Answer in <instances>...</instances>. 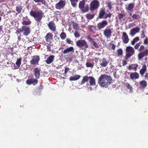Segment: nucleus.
<instances>
[{"label":"nucleus","mask_w":148,"mask_h":148,"mask_svg":"<svg viewBox=\"0 0 148 148\" xmlns=\"http://www.w3.org/2000/svg\"><path fill=\"white\" fill-rule=\"evenodd\" d=\"M141 38H142L145 37V31L144 30H143L142 31V34H141Z\"/></svg>","instance_id":"603ef678"},{"label":"nucleus","mask_w":148,"mask_h":148,"mask_svg":"<svg viewBox=\"0 0 148 148\" xmlns=\"http://www.w3.org/2000/svg\"><path fill=\"white\" fill-rule=\"evenodd\" d=\"M121 39L123 42L125 44H127L129 42V39L128 36L125 32L123 33Z\"/></svg>","instance_id":"4468645a"},{"label":"nucleus","mask_w":148,"mask_h":148,"mask_svg":"<svg viewBox=\"0 0 148 148\" xmlns=\"http://www.w3.org/2000/svg\"><path fill=\"white\" fill-rule=\"evenodd\" d=\"M94 63H92L89 62H87L86 63V65L87 67L92 68L94 66Z\"/></svg>","instance_id":"79ce46f5"},{"label":"nucleus","mask_w":148,"mask_h":148,"mask_svg":"<svg viewBox=\"0 0 148 148\" xmlns=\"http://www.w3.org/2000/svg\"><path fill=\"white\" fill-rule=\"evenodd\" d=\"M87 39L89 40V41L91 42H93V41H94V40L92 38H90L88 36V37L87 38Z\"/></svg>","instance_id":"13d9d810"},{"label":"nucleus","mask_w":148,"mask_h":148,"mask_svg":"<svg viewBox=\"0 0 148 148\" xmlns=\"http://www.w3.org/2000/svg\"><path fill=\"white\" fill-rule=\"evenodd\" d=\"M47 51H51V50L50 45H47Z\"/></svg>","instance_id":"6e6d98bb"},{"label":"nucleus","mask_w":148,"mask_h":148,"mask_svg":"<svg viewBox=\"0 0 148 148\" xmlns=\"http://www.w3.org/2000/svg\"><path fill=\"white\" fill-rule=\"evenodd\" d=\"M88 29L90 31L94 33H95L97 31V29L96 26L94 25H90L88 26Z\"/></svg>","instance_id":"cd10ccee"},{"label":"nucleus","mask_w":148,"mask_h":148,"mask_svg":"<svg viewBox=\"0 0 148 148\" xmlns=\"http://www.w3.org/2000/svg\"><path fill=\"white\" fill-rule=\"evenodd\" d=\"M22 61V59L21 58H20L17 59V61L16 62V64L17 65V67L15 66L14 67V69H16L18 68L20 66L21 64V62Z\"/></svg>","instance_id":"c85d7f7f"},{"label":"nucleus","mask_w":148,"mask_h":148,"mask_svg":"<svg viewBox=\"0 0 148 148\" xmlns=\"http://www.w3.org/2000/svg\"><path fill=\"white\" fill-rule=\"evenodd\" d=\"M22 23L23 25H28L31 23V22L29 20L27 21L23 20L22 21Z\"/></svg>","instance_id":"ea45409f"},{"label":"nucleus","mask_w":148,"mask_h":148,"mask_svg":"<svg viewBox=\"0 0 148 148\" xmlns=\"http://www.w3.org/2000/svg\"><path fill=\"white\" fill-rule=\"evenodd\" d=\"M117 53H118V55L119 56H122L123 54V51L122 49H118L117 51Z\"/></svg>","instance_id":"49530a36"},{"label":"nucleus","mask_w":148,"mask_h":148,"mask_svg":"<svg viewBox=\"0 0 148 148\" xmlns=\"http://www.w3.org/2000/svg\"><path fill=\"white\" fill-rule=\"evenodd\" d=\"M53 35L51 33H48L45 37L46 41L51 43L53 39Z\"/></svg>","instance_id":"a211bd4d"},{"label":"nucleus","mask_w":148,"mask_h":148,"mask_svg":"<svg viewBox=\"0 0 148 148\" xmlns=\"http://www.w3.org/2000/svg\"><path fill=\"white\" fill-rule=\"evenodd\" d=\"M73 28L75 30H79V26L78 25V24L76 23H73Z\"/></svg>","instance_id":"a19ab883"},{"label":"nucleus","mask_w":148,"mask_h":148,"mask_svg":"<svg viewBox=\"0 0 148 148\" xmlns=\"http://www.w3.org/2000/svg\"><path fill=\"white\" fill-rule=\"evenodd\" d=\"M127 64V61L126 60L124 61L122 63L123 65V66L126 65Z\"/></svg>","instance_id":"052dcab7"},{"label":"nucleus","mask_w":148,"mask_h":148,"mask_svg":"<svg viewBox=\"0 0 148 148\" xmlns=\"http://www.w3.org/2000/svg\"><path fill=\"white\" fill-rule=\"evenodd\" d=\"M129 15H130V16H131L132 15V14L131 13H130L129 14Z\"/></svg>","instance_id":"338daca9"},{"label":"nucleus","mask_w":148,"mask_h":148,"mask_svg":"<svg viewBox=\"0 0 148 148\" xmlns=\"http://www.w3.org/2000/svg\"><path fill=\"white\" fill-rule=\"evenodd\" d=\"M86 0H82L80 1L79 3V8L83 13L88 12L89 9L88 5H87L85 6Z\"/></svg>","instance_id":"39448f33"},{"label":"nucleus","mask_w":148,"mask_h":148,"mask_svg":"<svg viewBox=\"0 0 148 148\" xmlns=\"http://www.w3.org/2000/svg\"><path fill=\"white\" fill-rule=\"evenodd\" d=\"M60 36L62 39L64 40L66 37V35L65 32H63L61 33Z\"/></svg>","instance_id":"58836bf2"},{"label":"nucleus","mask_w":148,"mask_h":148,"mask_svg":"<svg viewBox=\"0 0 148 148\" xmlns=\"http://www.w3.org/2000/svg\"><path fill=\"white\" fill-rule=\"evenodd\" d=\"M145 78L146 79H148V73H146L145 75Z\"/></svg>","instance_id":"680f3d73"},{"label":"nucleus","mask_w":148,"mask_h":148,"mask_svg":"<svg viewBox=\"0 0 148 148\" xmlns=\"http://www.w3.org/2000/svg\"><path fill=\"white\" fill-rule=\"evenodd\" d=\"M100 65L103 67H106L109 63V62L104 58H103L102 60H100Z\"/></svg>","instance_id":"aec40b11"},{"label":"nucleus","mask_w":148,"mask_h":148,"mask_svg":"<svg viewBox=\"0 0 148 148\" xmlns=\"http://www.w3.org/2000/svg\"><path fill=\"white\" fill-rule=\"evenodd\" d=\"M147 67L145 64L143 65L142 66V68L140 71V73L142 75H143L145 72L146 71Z\"/></svg>","instance_id":"c756f323"},{"label":"nucleus","mask_w":148,"mask_h":148,"mask_svg":"<svg viewBox=\"0 0 148 148\" xmlns=\"http://www.w3.org/2000/svg\"><path fill=\"white\" fill-rule=\"evenodd\" d=\"M144 43L145 45H147L148 44V38H147L146 37L145 39L144 40Z\"/></svg>","instance_id":"864d4df0"},{"label":"nucleus","mask_w":148,"mask_h":148,"mask_svg":"<svg viewBox=\"0 0 148 148\" xmlns=\"http://www.w3.org/2000/svg\"><path fill=\"white\" fill-rule=\"evenodd\" d=\"M139 40V37H136L134 38L133 40L131 42V44L132 45H134L135 43L138 42Z\"/></svg>","instance_id":"e433bc0d"},{"label":"nucleus","mask_w":148,"mask_h":148,"mask_svg":"<svg viewBox=\"0 0 148 148\" xmlns=\"http://www.w3.org/2000/svg\"><path fill=\"white\" fill-rule=\"evenodd\" d=\"M113 29H110L107 27L104 30L103 34L107 39L110 38L112 36Z\"/></svg>","instance_id":"1a4fd4ad"},{"label":"nucleus","mask_w":148,"mask_h":148,"mask_svg":"<svg viewBox=\"0 0 148 148\" xmlns=\"http://www.w3.org/2000/svg\"><path fill=\"white\" fill-rule=\"evenodd\" d=\"M66 42L68 44H72L73 43V42L71 40V39L69 38H67L66 39Z\"/></svg>","instance_id":"de8ad7c7"},{"label":"nucleus","mask_w":148,"mask_h":148,"mask_svg":"<svg viewBox=\"0 0 148 148\" xmlns=\"http://www.w3.org/2000/svg\"><path fill=\"white\" fill-rule=\"evenodd\" d=\"M69 69L68 67L65 68L64 70V73L66 74Z\"/></svg>","instance_id":"4d7b16f0"},{"label":"nucleus","mask_w":148,"mask_h":148,"mask_svg":"<svg viewBox=\"0 0 148 148\" xmlns=\"http://www.w3.org/2000/svg\"><path fill=\"white\" fill-rule=\"evenodd\" d=\"M138 12H136L135 14H133L132 16V18L133 19H135L136 20L139 19L140 18V16L138 14H137V13Z\"/></svg>","instance_id":"72a5a7b5"},{"label":"nucleus","mask_w":148,"mask_h":148,"mask_svg":"<svg viewBox=\"0 0 148 148\" xmlns=\"http://www.w3.org/2000/svg\"><path fill=\"white\" fill-rule=\"evenodd\" d=\"M74 51V48L72 47H71L63 51L62 53L64 54H66L70 52H73Z\"/></svg>","instance_id":"393cba45"},{"label":"nucleus","mask_w":148,"mask_h":148,"mask_svg":"<svg viewBox=\"0 0 148 148\" xmlns=\"http://www.w3.org/2000/svg\"><path fill=\"white\" fill-rule=\"evenodd\" d=\"M140 28L138 27L131 29L130 31V34L132 36H133L136 33L139 32Z\"/></svg>","instance_id":"2eb2a0df"},{"label":"nucleus","mask_w":148,"mask_h":148,"mask_svg":"<svg viewBox=\"0 0 148 148\" xmlns=\"http://www.w3.org/2000/svg\"><path fill=\"white\" fill-rule=\"evenodd\" d=\"M107 5V7L108 8L109 10H110L112 8V4H111V2L110 1H108L106 3Z\"/></svg>","instance_id":"a18cd8bd"},{"label":"nucleus","mask_w":148,"mask_h":148,"mask_svg":"<svg viewBox=\"0 0 148 148\" xmlns=\"http://www.w3.org/2000/svg\"><path fill=\"white\" fill-rule=\"evenodd\" d=\"M125 85L127 88L130 90V91H131L133 89V88L132 86L128 83H125Z\"/></svg>","instance_id":"37998d69"},{"label":"nucleus","mask_w":148,"mask_h":148,"mask_svg":"<svg viewBox=\"0 0 148 148\" xmlns=\"http://www.w3.org/2000/svg\"><path fill=\"white\" fill-rule=\"evenodd\" d=\"M112 80L110 76L103 74L99 78L98 82L101 87L107 88L111 84Z\"/></svg>","instance_id":"f257e3e1"},{"label":"nucleus","mask_w":148,"mask_h":148,"mask_svg":"<svg viewBox=\"0 0 148 148\" xmlns=\"http://www.w3.org/2000/svg\"><path fill=\"white\" fill-rule=\"evenodd\" d=\"M93 44L94 47L97 48H98L99 47V46L98 44L94 41H93Z\"/></svg>","instance_id":"3c124183"},{"label":"nucleus","mask_w":148,"mask_h":148,"mask_svg":"<svg viewBox=\"0 0 148 148\" xmlns=\"http://www.w3.org/2000/svg\"><path fill=\"white\" fill-rule=\"evenodd\" d=\"M111 46H111L112 49L113 50H114L116 47L115 45L114 44H112L111 45Z\"/></svg>","instance_id":"bf43d9fd"},{"label":"nucleus","mask_w":148,"mask_h":148,"mask_svg":"<svg viewBox=\"0 0 148 148\" xmlns=\"http://www.w3.org/2000/svg\"><path fill=\"white\" fill-rule=\"evenodd\" d=\"M140 44L141 43L140 42L136 44L134 46L135 49H137L138 47H139V46H140Z\"/></svg>","instance_id":"8fccbe9b"},{"label":"nucleus","mask_w":148,"mask_h":148,"mask_svg":"<svg viewBox=\"0 0 148 148\" xmlns=\"http://www.w3.org/2000/svg\"><path fill=\"white\" fill-rule=\"evenodd\" d=\"M130 76V78L132 80L138 79L139 76V74L137 72L131 73Z\"/></svg>","instance_id":"412c9836"},{"label":"nucleus","mask_w":148,"mask_h":148,"mask_svg":"<svg viewBox=\"0 0 148 148\" xmlns=\"http://www.w3.org/2000/svg\"><path fill=\"white\" fill-rule=\"evenodd\" d=\"M40 60V57L38 56H34L32 57V59L30 61V63L32 64H38Z\"/></svg>","instance_id":"9d476101"},{"label":"nucleus","mask_w":148,"mask_h":148,"mask_svg":"<svg viewBox=\"0 0 148 148\" xmlns=\"http://www.w3.org/2000/svg\"><path fill=\"white\" fill-rule=\"evenodd\" d=\"M40 70L38 68H35L34 71V75L37 79H38L40 76Z\"/></svg>","instance_id":"6ab92c4d"},{"label":"nucleus","mask_w":148,"mask_h":148,"mask_svg":"<svg viewBox=\"0 0 148 148\" xmlns=\"http://www.w3.org/2000/svg\"><path fill=\"white\" fill-rule=\"evenodd\" d=\"M80 77V75H77L73 76H71L69 78V80L71 81H75L79 79Z\"/></svg>","instance_id":"bb28decb"},{"label":"nucleus","mask_w":148,"mask_h":148,"mask_svg":"<svg viewBox=\"0 0 148 148\" xmlns=\"http://www.w3.org/2000/svg\"><path fill=\"white\" fill-rule=\"evenodd\" d=\"M30 14L36 21L40 22L43 17L44 13L41 10H32L30 12Z\"/></svg>","instance_id":"f03ea898"},{"label":"nucleus","mask_w":148,"mask_h":148,"mask_svg":"<svg viewBox=\"0 0 148 148\" xmlns=\"http://www.w3.org/2000/svg\"><path fill=\"white\" fill-rule=\"evenodd\" d=\"M89 88L90 89V90H92V87H90Z\"/></svg>","instance_id":"69168bd1"},{"label":"nucleus","mask_w":148,"mask_h":148,"mask_svg":"<svg viewBox=\"0 0 148 148\" xmlns=\"http://www.w3.org/2000/svg\"><path fill=\"white\" fill-rule=\"evenodd\" d=\"M106 13L105 9L101 8L99 13V17L100 18H104L105 15Z\"/></svg>","instance_id":"4be33fe9"},{"label":"nucleus","mask_w":148,"mask_h":148,"mask_svg":"<svg viewBox=\"0 0 148 148\" xmlns=\"http://www.w3.org/2000/svg\"><path fill=\"white\" fill-rule=\"evenodd\" d=\"M95 14H86V18L88 19H91L93 18L94 17Z\"/></svg>","instance_id":"c9c22d12"},{"label":"nucleus","mask_w":148,"mask_h":148,"mask_svg":"<svg viewBox=\"0 0 148 148\" xmlns=\"http://www.w3.org/2000/svg\"><path fill=\"white\" fill-rule=\"evenodd\" d=\"M47 26L51 31L54 32L56 31V26L53 21H50L47 24Z\"/></svg>","instance_id":"f8f14e48"},{"label":"nucleus","mask_w":148,"mask_h":148,"mask_svg":"<svg viewBox=\"0 0 148 148\" xmlns=\"http://www.w3.org/2000/svg\"><path fill=\"white\" fill-rule=\"evenodd\" d=\"M77 46L83 50H85L89 47L87 42L84 40H80L76 42Z\"/></svg>","instance_id":"7ed1b4c3"},{"label":"nucleus","mask_w":148,"mask_h":148,"mask_svg":"<svg viewBox=\"0 0 148 148\" xmlns=\"http://www.w3.org/2000/svg\"><path fill=\"white\" fill-rule=\"evenodd\" d=\"M126 55L125 58L126 60L128 59V58L132 56L134 53V49L131 47L127 46L126 49Z\"/></svg>","instance_id":"0eeeda50"},{"label":"nucleus","mask_w":148,"mask_h":148,"mask_svg":"<svg viewBox=\"0 0 148 148\" xmlns=\"http://www.w3.org/2000/svg\"><path fill=\"white\" fill-rule=\"evenodd\" d=\"M138 66V65L137 64H131L129 66L128 68L129 70L133 69L135 71H136L137 70Z\"/></svg>","instance_id":"2f4dec72"},{"label":"nucleus","mask_w":148,"mask_h":148,"mask_svg":"<svg viewBox=\"0 0 148 148\" xmlns=\"http://www.w3.org/2000/svg\"><path fill=\"white\" fill-rule=\"evenodd\" d=\"M108 24V22L106 20H103L98 23L97 27L99 29H100L105 27Z\"/></svg>","instance_id":"9b49d317"},{"label":"nucleus","mask_w":148,"mask_h":148,"mask_svg":"<svg viewBox=\"0 0 148 148\" xmlns=\"http://www.w3.org/2000/svg\"><path fill=\"white\" fill-rule=\"evenodd\" d=\"M135 3H131L125 5V8L127 11L132 12L134 7Z\"/></svg>","instance_id":"dca6fc26"},{"label":"nucleus","mask_w":148,"mask_h":148,"mask_svg":"<svg viewBox=\"0 0 148 148\" xmlns=\"http://www.w3.org/2000/svg\"><path fill=\"white\" fill-rule=\"evenodd\" d=\"M34 1L36 3L40 2L45 5H47V3L45 0H34Z\"/></svg>","instance_id":"f704fd0d"},{"label":"nucleus","mask_w":148,"mask_h":148,"mask_svg":"<svg viewBox=\"0 0 148 148\" xmlns=\"http://www.w3.org/2000/svg\"><path fill=\"white\" fill-rule=\"evenodd\" d=\"M140 89H144L147 86V82L146 81L143 80L140 82Z\"/></svg>","instance_id":"b1692460"},{"label":"nucleus","mask_w":148,"mask_h":148,"mask_svg":"<svg viewBox=\"0 0 148 148\" xmlns=\"http://www.w3.org/2000/svg\"><path fill=\"white\" fill-rule=\"evenodd\" d=\"M19 30L20 32L23 33V34L25 36H27L30 33V28L26 26H23L21 28L19 29Z\"/></svg>","instance_id":"6e6552de"},{"label":"nucleus","mask_w":148,"mask_h":148,"mask_svg":"<svg viewBox=\"0 0 148 148\" xmlns=\"http://www.w3.org/2000/svg\"><path fill=\"white\" fill-rule=\"evenodd\" d=\"M16 10L18 12V13H20L23 9L21 5H18L16 6Z\"/></svg>","instance_id":"473e14b6"},{"label":"nucleus","mask_w":148,"mask_h":148,"mask_svg":"<svg viewBox=\"0 0 148 148\" xmlns=\"http://www.w3.org/2000/svg\"><path fill=\"white\" fill-rule=\"evenodd\" d=\"M112 15V14L110 13H109L108 14L106 13L104 18L106 19L108 17L110 18L111 17Z\"/></svg>","instance_id":"09e8293b"},{"label":"nucleus","mask_w":148,"mask_h":148,"mask_svg":"<svg viewBox=\"0 0 148 148\" xmlns=\"http://www.w3.org/2000/svg\"><path fill=\"white\" fill-rule=\"evenodd\" d=\"M74 36L76 38L79 37L80 36L79 34L77 32H76L74 33Z\"/></svg>","instance_id":"5fc2aeb1"},{"label":"nucleus","mask_w":148,"mask_h":148,"mask_svg":"<svg viewBox=\"0 0 148 148\" xmlns=\"http://www.w3.org/2000/svg\"><path fill=\"white\" fill-rule=\"evenodd\" d=\"M55 56L51 55L46 60V62L48 64H49L52 63L54 61Z\"/></svg>","instance_id":"5701e85b"},{"label":"nucleus","mask_w":148,"mask_h":148,"mask_svg":"<svg viewBox=\"0 0 148 148\" xmlns=\"http://www.w3.org/2000/svg\"><path fill=\"white\" fill-rule=\"evenodd\" d=\"M145 47L143 45H141L139 48V51L141 52L138 55V58L139 60L142 59L145 56H148V49H146L145 51L142 52L144 49Z\"/></svg>","instance_id":"20e7f679"},{"label":"nucleus","mask_w":148,"mask_h":148,"mask_svg":"<svg viewBox=\"0 0 148 148\" xmlns=\"http://www.w3.org/2000/svg\"><path fill=\"white\" fill-rule=\"evenodd\" d=\"M90 85L91 86H95L96 83L95 80L92 76H89V78Z\"/></svg>","instance_id":"a878e982"},{"label":"nucleus","mask_w":148,"mask_h":148,"mask_svg":"<svg viewBox=\"0 0 148 148\" xmlns=\"http://www.w3.org/2000/svg\"><path fill=\"white\" fill-rule=\"evenodd\" d=\"M72 5L73 7H75L77 5L78 0H70Z\"/></svg>","instance_id":"4c0bfd02"},{"label":"nucleus","mask_w":148,"mask_h":148,"mask_svg":"<svg viewBox=\"0 0 148 148\" xmlns=\"http://www.w3.org/2000/svg\"><path fill=\"white\" fill-rule=\"evenodd\" d=\"M125 16V14L124 13H121L120 14H119L118 15V17L119 19L120 20H121Z\"/></svg>","instance_id":"c03bdc74"},{"label":"nucleus","mask_w":148,"mask_h":148,"mask_svg":"<svg viewBox=\"0 0 148 148\" xmlns=\"http://www.w3.org/2000/svg\"><path fill=\"white\" fill-rule=\"evenodd\" d=\"M99 2L97 0H94L90 4V10L91 12L97 10L99 6Z\"/></svg>","instance_id":"423d86ee"},{"label":"nucleus","mask_w":148,"mask_h":148,"mask_svg":"<svg viewBox=\"0 0 148 148\" xmlns=\"http://www.w3.org/2000/svg\"><path fill=\"white\" fill-rule=\"evenodd\" d=\"M89 77H88L87 76H84L80 84L82 85L84 84L86 82H88L89 80Z\"/></svg>","instance_id":"7c9ffc66"},{"label":"nucleus","mask_w":148,"mask_h":148,"mask_svg":"<svg viewBox=\"0 0 148 148\" xmlns=\"http://www.w3.org/2000/svg\"><path fill=\"white\" fill-rule=\"evenodd\" d=\"M3 27L2 26H0V33L2 31Z\"/></svg>","instance_id":"0e129e2a"},{"label":"nucleus","mask_w":148,"mask_h":148,"mask_svg":"<svg viewBox=\"0 0 148 148\" xmlns=\"http://www.w3.org/2000/svg\"><path fill=\"white\" fill-rule=\"evenodd\" d=\"M65 5V2L64 1L61 0L55 5V8L57 9L60 10L63 8Z\"/></svg>","instance_id":"ddd939ff"},{"label":"nucleus","mask_w":148,"mask_h":148,"mask_svg":"<svg viewBox=\"0 0 148 148\" xmlns=\"http://www.w3.org/2000/svg\"><path fill=\"white\" fill-rule=\"evenodd\" d=\"M38 82V80L36 79L31 78L28 79L26 81V83L28 85L32 84L34 85H35L37 84Z\"/></svg>","instance_id":"f3484780"},{"label":"nucleus","mask_w":148,"mask_h":148,"mask_svg":"<svg viewBox=\"0 0 148 148\" xmlns=\"http://www.w3.org/2000/svg\"><path fill=\"white\" fill-rule=\"evenodd\" d=\"M99 60V58H95V61L96 63Z\"/></svg>","instance_id":"e2e57ef3"},{"label":"nucleus","mask_w":148,"mask_h":148,"mask_svg":"<svg viewBox=\"0 0 148 148\" xmlns=\"http://www.w3.org/2000/svg\"><path fill=\"white\" fill-rule=\"evenodd\" d=\"M1 17H0V21H1Z\"/></svg>","instance_id":"774afa93"}]
</instances>
